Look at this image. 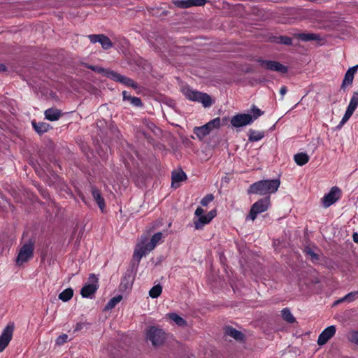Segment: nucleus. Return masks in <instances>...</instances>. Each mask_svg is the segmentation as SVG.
Returning <instances> with one entry per match:
<instances>
[{
	"mask_svg": "<svg viewBox=\"0 0 358 358\" xmlns=\"http://www.w3.org/2000/svg\"><path fill=\"white\" fill-rule=\"evenodd\" d=\"M280 185L279 179L263 180L252 184L248 189L249 194L266 195L273 194Z\"/></svg>",
	"mask_w": 358,
	"mask_h": 358,
	"instance_id": "obj_1",
	"label": "nucleus"
},
{
	"mask_svg": "<svg viewBox=\"0 0 358 358\" xmlns=\"http://www.w3.org/2000/svg\"><path fill=\"white\" fill-rule=\"evenodd\" d=\"M263 114L264 111L253 105L250 113H238L233 116L231 119V124L236 128L250 125Z\"/></svg>",
	"mask_w": 358,
	"mask_h": 358,
	"instance_id": "obj_2",
	"label": "nucleus"
},
{
	"mask_svg": "<svg viewBox=\"0 0 358 358\" xmlns=\"http://www.w3.org/2000/svg\"><path fill=\"white\" fill-rule=\"evenodd\" d=\"M182 93L189 101L201 103L205 108L212 105V99L208 94L194 90L188 85L182 87Z\"/></svg>",
	"mask_w": 358,
	"mask_h": 358,
	"instance_id": "obj_3",
	"label": "nucleus"
},
{
	"mask_svg": "<svg viewBox=\"0 0 358 358\" xmlns=\"http://www.w3.org/2000/svg\"><path fill=\"white\" fill-rule=\"evenodd\" d=\"M34 243V241L30 238L22 245L16 258L17 265H21L33 257Z\"/></svg>",
	"mask_w": 358,
	"mask_h": 358,
	"instance_id": "obj_4",
	"label": "nucleus"
},
{
	"mask_svg": "<svg viewBox=\"0 0 358 358\" xmlns=\"http://www.w3.org/2000/svg\"><path fill=\"white\" fill-rule=\"evenodd\" d=\"M146 339L150 341L154 347L160 346L165 341V332L156 327H151L146 333Z\"/></svg>",
	"mask_w": 358,
	"mask_h": 358,
	"instance_id": "obj_5",
	"label": "nucleus"
},
{
	"mask_svg": "<svg viewBox=\"0 0 358 358\" xmlns=\"http://www.w3.org/2000/svg\"><path fill=\"white\" fill-rule=\"evenodd\" d=\"M270 206L269 197L261 199L256 201L251 207L246 220H255L257 215L266 211Z\"/></svg>",
	"mask_w": 358,
	"mask_h": 358,
	"instance_id": "obj_6",
	"label": "nucleus"
},
{
	"mask_svg": "<svg viewBox=\"0 0 358 358\" xmlns=\"http://www.w3.org/2000/svg\"><path fill=\"white\" fill-rule=\"evenodd\" d=\"M257 62L259 63V66L262 68H264L267 70L276 71L282 73H286L288 71L287 66H284L283 64L276 61L258 59Z\"/></svg>",
	"mask_w": 358,
	"mask_h": 358,
	"instance_id": "obj_7",
	"label": "nucleus"
},
{
	"mask_svg": "<svg viewBox=\"0 0 358 358\" xmlns=\"http://www.w3.org/2000/svg\"><path fill=\"white\" fill-rule=\"evenodd\" d=\"M341 196V190L336 186L331 188L330 191L322 199V206L327 208L335 203Z\"/></svg>",
	"mask_w": 358,
	"mask_h": 358,
	"instance_id": "obj_8",
	"label": "nucleus"
},
{
	"mask_svg": "<svg viewBox=\"0 0 358 358\" xmlns=\"http://www.w3.org/2000/svg\"><path fill=\"white\" fill-rule=\"evenodd\" d=\"M89 279L91 283L85 285L80 290V294L84 298H92L99 287L98 278L94 274H90Z\"/></svg>",
	"mask_w": 358,
	"mask_h": 358,
	"instance_id": "obj_9",
	"label": "nucleus"
},
{
	"mask_svg": "<svg viewBox=\"0 0 358 358\" xmlns=\"http://www.w3.org/2000/svg\"><path fill=\"white\" fill-rule=\"evenodd\" d=\"M14 324L9 323L3 330L0 335V352L4 350L13 338Z\"/></svg>",
	"mask_w": 358,
	"mask_h": 358,
	"instance_id": "obj_10",
	"label": "nucleus"
},
{
	"mask_svg": "<svg viewBox=\"0 0 358 358\" xmlns=\"http://www.w3.org/2000/svg\"><path fill=\"white\" fill-rule=\"evenodd\" d=\"M107 76L110 79L119 82L125 86L131 87L134 89H137L138 87V84L132 79L126 77L123 75H121L118 73H116L113 71H108L107 73Z\"/></svg>",
	"mask_w": 358,
	"mask_h": 358,
	"instance_id": "obj_11",
	"label": "nucleus"
},
{
	"mask_svg": "<svg viewBox=\"0 0 358 358\" xmlns=\"http://www.w3.org/2000/svg\"><path fill=\"white\" fill-rule=\"evenodd\" d=\"M88 38L92 43H99L105 50H108L113 46L110 38L103 34H91L88 36Z\"/></svg>",
	"mask_w": 358,
	"mask_h": 358,
	"instance_id": "obj_12",
	"label": "nucleus"
},
{
	"mask_svg": "<svg viewBox=\"0 0 358 358\" xmlns=\"http://www.w3.org/2000/svg\"><path fill=\"white\" fill-rule=\"evenodd\" d=\"M336 330L334 325L329 326L324 329L318 337L317 344L319 345H323L327 343V341L334 336Z\"/></svg>",
	"mask_w": 358,
	"mask_h": 358,
	"instance_id": "obj_13",
	"label": "nucleus"
},
{
	"mask_svg": "<svg viewBox=\"0 0 358 358\" xmlns=\"http://www.w3.org/2000/svg\"><path fill=\"white\" fill-rule=\"evenodd\" d=\"M187 175L183 171H173L172 176H171V179H172L171 186H172V187H174L176 189L179 187L180 185V182L182 181H185V180H187Z\"/></svg>",
	"mask_w": 358,
	"mask_h": 358,
	"instance_id": "obj_14",
	"label": "nucleus"
},
{
	"mask_svg": "<svg viewBox=\"0 0 358 358\" xmlns=\"http://www.w3.org/2000/svg\"><path fill=\"white\" fill-rule=\"evenodd\" d=\"M91 192L93 199L96 202L98 206L99 207L100 210L103 212L105 208V201L103 197L102 196L101 192L99 189H98L95 187H92L91 188Z\"/></svg>",
	"mask_w": 358,
	"mask_h": 358,
	"instance_id": "obj_15",
	"label": "nucleus"
},
{
	"mask_svg": "<svg viewBox=\"0 0 358 358\" xmlns=\"http://www.w3.org/2000/svg\"><path fill=\"white\" fill-rule=\"evenodd\" d=\"M358 69V65L354 66L350 68L347 72L345 73L344 79L342 83V87H344L345 85H351L354 79V75L356 73Z\"/></svg>",
	"mask_w": 358,
	"mask_h": 358,
	"instance_id": "obj_16",
	"label": "nucleus"
},
{
	"mask_svg": "<svg viewBox=\"0 0 358 358\" xmlns=\"http://www.w3.org/2000/svg\"><path fill=\"white\" fill-rule=\"evenodd\" d=\"M45 117L50 121H56L62 115V111L59 109L51 108L45 110Z\"/></svg>",
	"mask_w": 358,
	"mask_h": 358,
	"instance_id": "obj_17",
	"label": "nucleus"
},
{
	"mask_svg": "<svg viewBox=\"0 0 358 358\" xmlns=\"http://www.w3.org/2000/svg\"><path fill=\"white\" fill-rule=\"evenodd\" d=\"M31 124L33 128L38 134H43L47 132L50 128V124L46 122L32 121Z\"/></svg>",
	"mask_w": 358,
	"mask_h": 358,
	"instance_id": "obj_18",
	"label": "nucleus"
},
{
	"mask_svg": "<svg viewBox=\"0 0 358 358\" xmlns=\"http://www.w3.org/2000/svg\"><path fill=\"white\" fill-rule=\"evenodd\" d=\"M225 334L234 338L236 341H241L244 338V335L242 332L236 330V329L231 327H227L225 329Z\"/></svg>",
	"mask_w": 358,
	"mask_h": 358,
	"instance_id": "obj_19",
	"label": "nucleus"
},
{
	"mask_svg": "<svg viewBox=\"0 0 358 358\" xmlns=\"http://www.w3.org/2000/svg\"><path fill=\"white\" fill-rule=\"evenodd\" d=\"M265 136L264 131H256L250 129L248 131V141L250 142H256L262 140Z\"/></svg>",
	"mask_w": 358,
	"mask_h": 358,
	"instance_id": "obj_20",
	"label": "nucleus"
},
{
	"mask_svg": "<svg viewBox=\"0 0 358 358\" xmlns=\"http://www.w3.org/2000/svg\"><path fill=\"white\" fill-rule=\"evenodd\" d=\"M210 131L207 126L196 127L194 129V134L199 138L203 139L206 136L210 134Z\"/></svg>",
	"mask_w": 358,
	"mask_h": 358,
	"instance_id": "obj_21",
	"label": "nucleus"
},
{
	"mask_svg": "<svg viewBox=\"0 0 358 358\" xmlns=\"http://www.w3.org/2000/svg\"><path fill=\"white\" fill-rule=\"evenodd\" d=\"M309 156L305 152H299L294 156L295 163L299 166H303L309 161Z\"/></svg>",
	"mask_w": 358,
	"mask_h": 358,
	"instance_id": "obj_22",
	"label": "nucleus"
},
{
	"mask_svg": "<svg viewBox=\"0 0 358 358\" xmlns=\"http://www.w3.org/2000/svg\"><path fill=\"white\" fill-rule=\"evenodd\" d=\"M357 298H358V292H352L350 293H348L343 297L341 298L340 299L336 301L334 303V306L338 305L343 302H352L355 301Z\"/></svg>",
	"mask_w": 358,
	"mask_h": 358,
	"instance_id": "obj_23",
	"label": "nucleus"
},
{
	"mask_svg": "<svg viewBox=\"0 0 358 358\" xmlns=\"http://www.w3.org/2000/svg\"><path fill=\"white\" fill-rule=\"evenodd\" d=\"M73 295V290L71 288H67L63 290L59 294V299L62 300L64 302L69 301Z\"/></svg>",
	"mask_w": 358,
	"mask_h": 358,
	"instance_id": "obj_24",
	"label": "nucleus"
},
{
	"mask_svg": "<svg viewBox=\"0 0 358 358\" xmlns=\"http://www.w3.org/2000/svg\"><path fill=\"white\" fill-rule=\"evenodd\" d=\"M210 222V220L208 218L206 215L201 216L197 220H194V227L196 229H201L205 224H208Z\"/></svg>",
	"mask_w": 358,
	"mask_h": 358,
	"instance_id": "obj_25",
	"label": "nucleus"
},
{
	"mask_svg": "<svg viewBox=\"0 0 358 358\" xmlns=\"http://www.w3.org/2000/svg\"><path fill=\"white\" fill-rule=\"evenodd\" d=\"M146 254L147 253L145 252L143 248H141L139 244H138L133 255V259L138 263L142 257L146 255Z\"/></svg>",
	"mask_w": 358,
	"mask_h": 358,
	"instance_id": "obj_26",
	"label": "nucleus"
},
{
	"mask_svg": "<svg viewBox=\"0 0 358 358\" xmlns=\"http://www.w3.org/2000/svg\"><path fill=\"white\" fill-rule=\"evenodd\" d=\"M297 37L303 41H316L320 38L319 35L313 33H302L297 35Z\"/></svg>",
	"mask_w": 358,
	"mask_h": 358,
	"instance_id": "obj_27",
	"label": "nucleus"
},
{
	"mask_svg": "<svg viewBox=\"0 0 358 358\" xmlns=\"http://www.w3.org/2000/svg\"><path fill=\"white\" fill-rule=\"evenodd\" d=\"M358 106V92H355L350 101L349 105L347 109H349L353 112L356 110Z\"/></svg>",
	"mask_w": 358,
	"mask_h": 358,
	"instance_id": "obj_28",
	"label": "nucleus"
},
{
	"mask_svg": "<svg viewBox=\"0 0 358 358\" xmlns=\"http://www.w3.org/2000/svg\"><path fill=\"white\" fill-rule=\"evenodd\" d=\"M273 41L277 43L284 44L287 45H291L292 44V38L290 37L285 36H275L273 38Z\"/></svg>",
	"mask_w": 358,
	"mask_h": 358,
	"instance_id": "obj_29",
	"label": "nucleus"
},
{
	"mask_svg": "<svg viewBox=\"0 0 358 358\" xmlns=\"http://www.w3.org/2000/svg\"><path fill=\"white\" fill-rule=\"evenodd\" d=\"M282 318L289 323H294L295 322V317L292 314L289 309L285 308L282 310Z\"/></svg>",
	"mask_w": 358,
	"mask_h": 358,
	"instance_id": "obj_30",
	"label": "nucleus"
},
{
	"mask_svg": "<svg viewBox=\"0 0 358 358\" xmlns=\"http://www.w3.org/2000/svg\"><path fill=\"white\" fill-rule=\"evenodd\" d=\"M122 296L121 295L115 296L110 299L109 301L107 303L105 307V310H110L113 309L120 301L122 300Z\"/></svg>",
	"mask_w": 358,
	"mask_h": 358,
	"instance_id": "obj_31",
	"label": "nucleus"
},
{
	"mask_svg": "<svg viewBox=\"0 0 358 358\" xmlns=\"http://www.w3.org/2000/svg\"><path fill=\"white\" fill-rule=\"evenodd\" d=\"M169 318L180 327H184L187 324V322L176 313L169 314Z\"/></svg>",
	"mask_w": 358,
	"mask_h": 358,
	"instance_id": "obj_32",
	"label": "nucleus"
},
{
	"mask_svg": "<svg viewBox=\"0 0 358 358\" xmlns=\"http://www.w3.org/2000/svg\"><path fill=\"white\" fill-rule=\"evenodd\" d=\"M162 292V287L159 284L153 286L149 291V295L152 299H156L160 296Z\"/></svg>",
	"mask_w": 358,
	"mask_h": 358,
	"instance_id": "obj_33",
	"label": "nucleus"
},
{
	"mask_svg": "<svg viewBox=\"0 0 358 358\" xmlns=\"http://www.w3.org/2000/svg\"><path fill=\"white\" fill-rule=\"evenodd\" d=\"M141 248H143L145 252L148 253V252L152 251L156 247L150 241L149 242L145 241H142L140 243H138Z\"/></svg>",
	"mask_w": 358,
	"mask_h": 358,
	"instance_id": "obj_34",
	"label": "nucleus"
},
{
	"mask_svg": "<svg viewBox=\"0 0 358 358\" xmlns=\"http://www.w3.org/2000/svg\"><path fill=\"white\" fill-rule=\"evenodd\" d=\"M220 119L219 117H216L206 124V125L210 129V131L213 129L219 128L220 127Z\"/></svg>",
	"mask_w": 358,
	"mask_h": 358,
	"instance_id": "obj_35",
	"label": "nucleus"
},
{
	"mask_svg": "<svg viewBox=\"0 0 358 358\" xmlns=\"http://www.w3.org/2000/svg\"><path fill=\"white\" fill-rule=\"evenodd\" d=\"M174 4L179 8H187L191 7L190 0H176Z\"/></svg>",
	"mask_w": 358,
	"mask_h": 358,
	"instance_id": "obj_36",
	"label": "nucleus"
},
{
	"mask_svg": "<svg viewBox=\"0 0 358 358\" xmlns=\"http://www.w3.org/2000/svg\"><path fill=\"white\" fill-rule=\"evenodd\" d=\"M348 338L350 342L358 345V331H350L348 335Z\"/></svg>",
	"mask_w": 358,
	"mask_h": 358,
	"instance_id": "obj_37",
	"label": "nucleus"
},
{
	"mask_svg": "<svg viewBox=\"0 0 358 358\" xmlns=\"http://www.w3.org/2000/svg\"><path fill=\"white\" fill-rule=\"evenodd\" d=\"M305 252L306 253L307 255L310 257L312 262H316L319 260V255L314 252L311 248H306L305 249Z\"/></svg>",
	"mask_w": 358,
	"mask_h": 358,
	"instance_id": "obj_38",
	"label": "nucleus"
},
{
	"mask_svg": "<svg viewBox=\"0 0 358 358\" xmlns=\"http://www.w3.org/2000/svg\"><path fill=\"white\" fill-rule=\"evenodd\" d=\"M353 113H354L353 111H352L349 109H346V111H345L341 121L340 122L339 126L344 124L350 118V117L352 115Z\"/></svg>",
	"mask_w": 358,
	"mask_h": 358,
	"instance_id": "obj_39",
	"label": "nucleus"
},
{
	"mask_svg": "<svg viewBox=\"0 0 358 358\" xmlns=\"http://www.w3.org/2000/svg\"><path fill=\"white\" fill-rule=\"evenodd\" d=\"M214 199V196L212 194H208L206 195L201 201V204L203 206H206L208 205L210 202H211Z\"/></svg>",
	"mask_w": 358,
	"mask_h": 358,
	"instance_id": "obj_40",
	"label": "nucleus"
},
{
	"mask_svg": "<svg viewBox=\"0 0 358 358\" xmlns=\"http://www.w3.org/2000/svg\"><path fill=\"white\" fill-rule=\"evenodd\" d=\"M162 238V232H157L155 233L150 239V241L155 245H157V243L161 241Z\"/></svg>",
	"mask_w": 358,
	"mask_h": 358,
	"instance_id": "obj_41",
	"label": "nucleus"
},
{
	"mask_svg": "<svg viewBox=\"0 0 358 358\" xmlns=\"http://www.w3.org/2000/svg\"><path fill=\"white\" fill-rule=\"evenodd\" d=\"M191 7L192 6H203L208 1L207 0H190Z\"/></svg>",
	"mask_w": 358,
	"mask_h": 358,
	"instance_id": "obj_42",
	"label": "nucleus"
},
{
	"mask_svg": "<svg viewBox=\"0 0 358 358\" xmlns=\"http://www.w3.org/2000/svg\"><path fill=\"white\" fill-rule=\"evenodd\" d=\"M130 103L133 106H136V107H141L143 105L141 99L136 96H133V98H131Z\"/></svg>",
	"mask_w": 358,
	"mask_h": 358,
	"instance_id": "obj_43",
	"label": "nucleus"
},
{
	"mask_svg": "<svg viewBox=\"0 0 358 358\" xmlns=\"http://www.w3.org/2000/svg\"><path fill=\"white\" fill-rule=\"evenodd\" d=\"M67 339H68V335L62 334L57 337V338L56 340V343L57 345H62L66 342Z\"/></svg>",
	"mask_w": 358,
	"mask_h": 358,
	"instance_id": "obj_44",
	"label": "nucleus"
},
{
	"mask_svg": "<svg viewBox=\"0 0 358 358\" xmlns=\"http://www.w3.org/2000/svg\"><path fill=\"white\" fill-rule=\"evenodd\" d=\"M6 204H8L9 206H10L7 200L4 198L3 195L0 193V205H2V207L6 208Z\"/></svg>",
	"mask_w": 358,
	"mask_h": 358,
	"instance_id": "obj_45",
	"label": "nucleus"
},
{
	"mask_svg": "<svg viewBox=\"0 0 358 358\" xmlns=\"http://www.w3.org/2000/svg\"><path fill=\"white\" fill-rule=\"evenodd\" d=\"M89 69H92V71H96L97 73H104L105 72V69L102 67H99V66H89Z\"/></svg>",
	"mask_w": 358,
	"mask_h": 358,
	"instance_id": "obj_46",
	"label": "nucleus"
},
{
	"mask_svg": "<svg viewBox=\"0 0 358 358\" xmlns=\"http://www.w3.org/2000/svg\"><path fill=\"white\" fill-rule=\"evenodd\" d=\"M203 210L200 207H198L196 209L195 213H194L195 215L197 216L198 218L200 217L201 216H203Z\"/></svg>",
	"mask_w": 358,
	"mask_h": 358,
	"instance_id": "obj_47",
	"label": "nucleus"
},
{
	"mask_svg": "<svg viewBox=\"0 0 358 358\" xmlns=\"http://www.w3.org/2000/svg\"><path fill=\"white\" fill-rule=\"evenodd\" d=\"M206 215L208 216V218L211 221L215 217L216 211L210 210Z\"/></svg>",
	"mask_w": 358,
	"mask_h": 358,
	"instance_id": "obj_48",
	"label": "nucleus"
},
{
	"mask_svg": "<svg viewBox=\"0 0 358 358\" xmlns=\"http://www.w3.org/2000/svg\"><path fill=\"white\" fill-rule=\"evenodd\" d=\"M122 96H123V100H128V101H131V98H133V96H131V95L128 94L127 92L126 91H124L122 92Z\"/></svg>",
	"mask_w": 358,
	"mask_h": 358,
	"instance_id": "obj_49",
	"label": "nucleus"
},
{
	"mask_svg": "<svg viewBox=\"0 0 358 358\" xmlns=\"http://www.w3.org/2000/svg\"><path fill=\"white\" fill-rule=\"evenodd\" d=\"M287 92V87L285 86L281 87L280 90V94L283 96Z\"/></svg>",
	"mask_w": 358,
	"mask_h": 358,
	"instance_id": "obj_50",
	"label": "nucleus"
},
{
	"mask_svg": "<svg viewBox=\"0 0 358 358\" xmlns=\"http://www.w3.org/2000/svg\"><path fill=\"white\" fill-rule=\"evenodd\" d=\"M7 70L6 66L3 64H0V73L4 72Z\"/></svg>",
	"mask_w": 358,
	"mask_h": 358,
	"instance_id": "obj_51",
	"label": "nucleus"
},
{
	"mask_svg": "<svg viewBox=\"0 0 358 358\" xmlns=\"http://www.w3.org/2000/svg\"><path fill=\"white\" fill-rule=\"evenodd\" d=\"M352 238H353L354 242H355L356 243H358V234L354 233L352 235Z\"/></svg>",
	"mask_w": 358,
	"mask_h": 358,
	"instance_id": "obj_52",
	"label": "nucleus"
},
{
	"mask_svg": "<svg viewBox=\"0 0 358 358\" xmlns=\"http://www.w3.org/2000/svg\"><path fill=\"white\" fill-rule=\"evenodd\" d=\"M83 328V324L82 323H78L76 324V329H75V331H80Z\"/></svg>",
	"mask_w": 358,
	"mask_h": 358,
	"instance_id": "obj_53",
	"label": "nucleus"
},
{
	"mask_svg": "<svg viewBox=\"0 0 358 358\" xmlns=\"http://www.w3.org/2000/svg\"><path fill=\"white\" fill-rule=\"evenodd\" d=\"M127 278H131L130 275H126L124 276V280H126Z\"/></svg>",
	"mask_w": 358,
	"mask_h": 358,
	"instance_id": "obj_54",
	"label": "nucleus"
}]
</instances>
